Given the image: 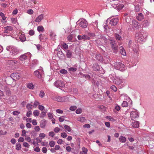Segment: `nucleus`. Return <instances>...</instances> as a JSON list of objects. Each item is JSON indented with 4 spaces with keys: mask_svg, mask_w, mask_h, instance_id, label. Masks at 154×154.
I'll use <instances>...</instances> for the list:
<instances>
[{
    "mask_svg": "<svg viewBox=\"0 0 154 154\" xmlns=\"http://www.w3.org/2000/svg\"><path fill=\"white\" fill-rule=\"evenodd\" d=\"M108 21H110L109 24V25H111V26H115L118 23L119 19L117 17L113 18H112L111 19H108L107 20L106 22H107Z\"/></svg>",
    "mask_w": 154,
    "mask_h": 154,
    "instance_id": "obj_7",
    "label": "nucleus"
},
{
    "mask_svg": "<svg viewBox=\"0 0 154 154\" xmlns=\"http://www.w3.org/2000/svg\"><path fill=\"white\" fill-rule=\"evenodd\" d=\"M45 136V134L43 133H40L39 134V137L42 139L44 138Z\"/></svg>",
    "mask_w": 154,
    "mask_h": 154,
    "instance_id": "obj_53",
    "label": "nucleus"
},
{
    "mask_svg": "<svg viewBox=\"0 0 154 154\" xmlns=\"http://www.w3.org/2000/svg\"><path fill=\"white\" fill-rule=\"evenodd\" d=\"M60 72L62 74H66L67 73V71L65 69H62L60 71Z\"/></svg>",
    "mask_w": 154,
    "mask_h": 154,
    "instance_id": "obj_50",
    "label": "nucleus"
},
{
    "mask_svg": "<svg viewBox=\"0 0 154 154\" xmlns=\"http://www.w3.org/2000/svg\"><path fill=\"white\" fill-rule=\"evenodd\" d=\"M72 56V52L69 50H67L66 51V57L68 58H70Z\"/></svg>",
    "mask_w": 154,
    "mask_h": 154,
    "instance_id": "obj_32",
    "label": "nucleus"
},
{
    "mask_svg": "<svg viewBox=\"0 0 154 154\" xmlns=\"http://www.w3.org/2000/svg\"><path fill=\"white\" fill-rule=\"evenodd\" d=\"M82 151L80 152V154H87L88 150L85 147H83L82 148Z\"/></svg>",
    "mask_w": 154,
    "mask_h": 154,
    "instance_id": "obj_27",
    "label": "nucleus"
},
{
    "mask_svg": "<svg viewBox=\"0 0 154 154\" xmlns=\"http://www.w3.org/2000/svg\"><path fill=\"white\" fill-rule=\"evenodd\" d=\"M122 106L123 107H126L128 106V103L126 101H123L122 104Z\"/></svg>",
    "mask_w": 154,
    "mask_h": 154,
    "instance_id": "obj_46",
    "label": "nucleus"
},
{
    "mask_svg": "<svg viewBox=\"0 0 154 154\" xmlns=\"http://www.w3.org/2000/svg\"><path fill=\"white\" fill-rule=\"evenodd\" d=\"M99 37H98L99 38L101 39V40H103L104 42H106L107 41V39L103 35L101 34Z\"/></svg>",
    "mask_w": 154,
    "mask_h": 154,
    "instance_id": "obj_29",
    "label": "nucleus"
},
{
    "mask_svg": "<svg viewBox=\"0 0 154 154\" xmlns=\"http://www.w3.org/2000/svg\"><path fill=\"white\" fill-rule=\"evenodd\" d=\"M147 36V34L143 32H138L135 34L136 39L138 42L142 43L144 42Z\"/></svg>",
    "mask_w": 154,
    "mask_h": 154,
    "instance_id": "obj_1",
    "label": "nucleus"
},
{
    "mask_svg": "<svg viewBox=\"0 0 154 154\" xmlns=\"http://www.w3.org/2000/svg\"><path fill=\"white\" fill-rule=\"evenodd\" d=\"M11 22L13 24H16L17 23V20L16 18H12L11 19Z\"/></svg>",
    "mask_w": 154,
    "mask_h": 154,
    "instance_id": "obj_47",
    "label": "nucleus"
},
{
    "mask_svg": "<svg viewBox=\"0 0 154 154\" xmlns=\"http://www.w3.org/2000/svg\"><path fill=\"white\" fill-rule=\"evenodd\" d=\"M78 22L79 23V26L83 28H85L87 27V22L84 19H79Z\"/></svg>",
    "mask_w": 154,
    "mask_h": 154,
    "instance_id": "obj_8",
    "label": "nucleus"
},
{
    "mask_svg": "<svg viewBox=\"0 0 154 154\" xmlns=\"http://www.w3.org/2000/svg\"><path fill=\"white\" fill-rule=\"evenodd\" d=\"M56 143L55 142L53 141H51L49 142V145L51 147H54V145H55Z\"/></svg>",
    "mask_w": 154,
    "mask_h": 154,
    "instance_id": "obj_40",
    "label": "nucleus"
},
{
    "mask_svg": "<svg viewBox=\"0 0 154 154\" xmlns=\"http://www.w3.org/2000/svg\"><path fill=\"white\" fill-rule=\"evenodd\" d=\"M0 16L2 17L3 20H5L6 19V17L5 16V15L3 13L0 12Z\"/></svg>",
    "mask_w": 154,
    "mask_h": 154,
    "instance_id": "obj_48",
    "label": "nucleus"
},
{
    "mask_svg": "<svg viewBox=\"0 0 154 154\" xmlns=\"http://www.w3.org/2000/svg\"><path fill=\"white\" fill-rule=\"evenodd\" d=\"M55 86L58 88H63L65 86V84L63 82L60 80H57L54 83Z\"/></svg>",
    "mask_w": 154,
    "mask_h": 154,
    "instance_id": "obj_10",
    "label": "nucleus"
},
{
    "mask_svg": "<svg viewBox=\"0 0 154 154\" xmlns=\"http://www.w3.org/2000/svg\"><path fill=\"white\" fill-rule=\"evenodd\" d=\"M119 140L121 143H124L126 141V138L124 137L121 136L119 137Z\"/></svg>",
    "mask_w": 154,
    "mask_h": 154,
    "instance_id": "obj_28",
    "label": "nucleus"
},
{
    "mask_svg": "<svg viewBox=\"0 0 154 154\" xmlns=\"http://www.w3.org/2000/svg\"><path fill=\"white\" fill-rule=\"evenodd\" d=\"M39 104V103L37 101H35L34 103L33 106L34 107H36V106Z\"/></svg>",
    "mask_w": 154,
    "mask_h": 154,
    "instance_id": "obj_60",
    "label": "nucleus"
},
{
    "mask_svg": "<svg viewBox=\"0 0 154 154\" xmlns=\"http://www.w3.org/2000/svg\"><path fill=\"white\" fill-rule=\"evenodd\" d=\"M21 149V145L19 143H17L16 145V149L18 150H20Z\"/></svg>",
    "mask_w": 154,
    "mask_h": 154,
    "instance_id": "obj_35",
    "label": "nucleus"
},
{
    "mask_svg": "<svg viewBox=\"0 0 154 154\" xmlns=\"http://www.w3.org/2000/svg\"><path fill=\"white\" fill-rule=\"evenodd\" d=\"M44 14H43L38 16L35 19V21L36 22H39L43 19Z\"/></svg>",
    "mask_w": 154,
    "mask_h": 154,
    "instance_id": "obj_16",
    "label": "nucleus"
},
{
    "mask_svg": "<svg viewBox=\"0 0 154 154\" xmlns=\"http://www.w3.org/2000/svg\"><path fill=\"white\" fill-rule=\"evenodd\" d=\"M23 146L25 147L29 148V145L27 142H24L23 143Z\"/></svg>",
    "mask_w": 154,
    "mask_h": 154,
    "instance_id": "obj_57",
    "label": "nucleus"
},
{
    "mask_svg": "<svg viewBox=\"0 0 154 154\" xmlns=\"http://www.w3.org/2000/svg\"><path fill=\"white\" fill-rule=\"evenodd\" d=\"M77 120L78 121H79L82 122L85 121V118L84 117H83L82 116H81V117H80L78 118L77 119Z\"/></svg>",
    "mask_w": 154,
    "mask_h": 154,
    "instance_id": "obj_31",
    "label": "nucleus"
},
{
    "mask_svg": "<svg viewBox=\"0 0 154 154\" xmlns=\"http://www.w3.org/2000/svg\"><path fill=\"white\" fill-rule=\"evenodd\" d=\"M62 99V98L58 96L56 97V98L54 100L58 102H62L63 101Z\"/></svg>",
    "mask_w": 154,
    "mask_h": 154,
    "instance_id": "obj_39",
    "label": "nucleus"
},
{
    "mask_svg": "<svg viewBox=\"0 0 154 154\" xmlns=\"http://www.w3.org/2000/svg\"><path fill=\"white\" fill-rule=\"evenodd\" d=\"M110 88L115 92L117 90V88L114 85H112L110 87Z\"/></svg>",
    "mask_w": 154,
    "mask_h": 154,
    "instance_id": "obj_45",
    "label": "nucleus"
},
{
    "mask_svg": "<svg viewBox=\"0 0 154 154\" xmlns=\"http://www.w3.org/2000/svg\"><path fill=\"white\" fill-rule=\"evenodd\" d=\"M128 47L131 48L133 51L136 53L137 56H138V45L134 44L131 40L129 41Z\"/></svg>",
    "mask_w": 154,
    "mask_h": 154,
    "instance_id": "obj_4",
    "label": "nucleus"
},
{
    "mask_svg": "<svg viewBox=\"0 0 154 154\" xmlns=\"http://www.w3.org/2000/svg\"><path fill=\"white\" fill-rule=\"evenodd\" d=\"M106 118L110 121L113 122L115 121V119L112 117L110 116H107Z\"/></svg>",
    "mask_w": 154,
    "mask_h": 154,
    "instance_id": "obj_43",
    "label": "nucleus"
},
{
    "mask_svg": "<svg viewBox=\"0 0 154 154\" xmlns=\"http://www.w3.org/2000/svg\"><path fill=\"white\" fill-rule=\"evenodd\" d=\"M150 22L148 20H144L141 23V25L143 27H146L149 26Z\"/></svg>",
    "mask_w": 154,
    "mask_h": 154,
    "instance_id": "obj_12",
    "label": "nucleus"
},
{
    "mask_svg": "<svg viewBox=\"0 0 154 154\" xmlns=\"http://www.w3.org/2000/svg\"><path fill=\"white\" fill-rule=\"evenodd\" d=\"M139 122L137 121H135L132 123V127L135 128H138L139 126Z\"/></svg>",
    "mask_w": 154,
    "mask_h": 154,
    "instance_id": "obj_20",
    "label": "nucleus"
},
{
    "mask_svg": "<svg viewBox=\"0 0 154 154\" xmlns=\"http://www.w3.org/2000/svg\"><path fill=\"white\" fill-rule=\"evenodd\" d=\"M64 128L65 130L69 132H70L71 131V129L70 127L67 125H65L64 126Z\"/></svg>",
    "mask_w": 154,
    "mask_h": 154,
    "instance_id": "obj_38",
    "label": "nucleus"
},
{
    "mask_svg": "<svg viewBox=\"0 0 154 154\" xmlns=\"http://www.w3.org/2000/svg\"><path fill=\"white\" fill-rule=\"evenodd\" d=\"M33 106L30 103H28L26 105V108L28 109H31Z\"/></svg>",
    "mask_w": 154,
    "mask_h": 154,
    "instance_id": "obj_44",
    "label": "nucleus"
},
{
    "mask_svg": "<svg viewBox=\"0 0 154 154\" xmlns=\"http://www.w3.org/2000/svg\"><path fill=\"white\" fill-rule=\"evenodd\" d=\"M46 116V112H45L44 111H42L41 112V113L40 116V117L41 119H43L45 116Z\"/></svg>",
    "mask_w": 154,
    "mask_h": 154,
    "instance_id": "obj_41",
    "label": "nucleus"
},
{
    "mask_svg": "<svg viewBox=\"0 0 154 154\" xmlns=\"http://www.w3.org/2000/svg\"><path fill=\"white\" fill-rule=\"evenodd\" d=\"M4 29H6L8 31H12L13 29V27L10 26H7L6 27H4Z\"/></svg>",
    "mask_w": 154,
    "mask_h": 154,
    "instance_id": "obj_37",
    "label": "nucleus"
},
{
    "mask_svg": "<svg viewBox=\"0 0 154 154\" xmlns=\"http://www.w3.org/2000/svg\"><path fill=\"white\" fill-rule=\"evenodd\" d=\"M32 114V111L30 110H29L27 112L26 114V116L27 117H29Z\"/></svg>",
    "mask_w": 154,
    "mask_h": 154,
    "instance_id": "obj_64",
    "label": "nucleus"
},
{
    "mask_svg": "<svg viewBox=\"0 0 154 154\" xmlns=\"http://www.w3.org/2000/svg\"><path fill=\"white\" fill-rule=\"evenodd\" d=\"M76 109L77 107L75 106H72L70 107L69 109L71 111H74Z\"/></svg>",
    "mask_w": 154,
    "mask_h": 154,
    "instance_id": "obj_55",
    "label": "nucleus"
},
{
    "mask_svg": "<svg viewBox=\"0 0 154 154\" xmlns=\"http://www.w3.org/2000/svg\"><path fill=\"white\" fill-rule=\"evenodd\" d=\"M119 49L120 52L121 54L124 56L126 55V53L124 48L122 46H121L120 47Z\"/></svg>",
    "mask_w": 154,
    "mask_h": 154,
    "instance_id": "obj_19",
    "label": "nucleus"
},
{
    "mask_svg": "<svg viewBox=\"0 0 154 154\" xmlns=\"http://www.w3.org/2000/svg\"><path fill=\"white\" fill-rule=\"evenodd\" d=\"M27 13L29 14H32L33 13V11L32 9L28 10L27 11Z\"/></svg>",
    "mask_w": 154,
    "mask_h": 154,
    "instance_id": "obj_56",
    "label": "nucleus"
},
{
    "mask_svg": "<svg viewBox=\"0 0 154 154\" xmlns=\"http://www.w3.org/2000/svg\"><path fill=\"white\" fill-rule=\"evenodd\" d=\"M63 48L65 49H67L68 48V45L65 43H63L62 45Z\"/></svg>",
    "mask_w": 154,
    "mask_h": 154,
    "instance_id": "obj_52",
    "label": "nucleus"
},
{
    "mask_svg": "<svg viewBox=\"0 0 154 154\" xmlns=\"http://www.w3.org/2000/svg\"><path fill=\"white\" fill-rule=\"evenodd\" d=\"M82 112V109L81 108L78 109L76 111V113L77 114H80Z\"/></svg>",
    "mask_w": 154,
    "mask_h": 154,
    "instance_id": "obj_51",
    "label": "nucleus"
},
{
    "mask_svg": "<svg viewBox=\"0 0 154 154\" xmlns=\"http://www.w3.org/2000/svg\"><path fill=\"white\" fill-rule=\"evenodd\" d=\"M143 15L141 13L138 14L136 16V18L138 20H141L143 19Z\"/></svg>",
    "mask_w": 154,
    "mask_h": 154,
    "instance_id": "obj_21",
    "label": "nucleus"
},
{
    "mask_svg": "<svg viewBox=\"0 0 154 154\" xmlns=\"http://www.w3.org/2000/svg\"><path fill=\"white\" fill-rule=\"evenodd\" d=\"M46 124V121L45 120H42L41 122L40 127L42 128H44Z\"/></svg>",
    "mask_w": 154,
    "mask_h": 154,
    "instance_id": "obj_25",
    "label": "nucleus"
},
{
    "mask_svg": "<svg viewBox=\"0 0 154 154\" xmlns=\"http://www.w3.org/2000/svg\"><path fill=\"white\" fill-rule=\"evenodd\" d=\"M39 38L41 42H44L48 38L47 36L45 35L41 34L39 36Z\"/></svg>",
    "mask_w": 154,
    "mask_h": 154,
    "instance_id": "obj_13",
    "label": "nucleus"
},
{
    "mask_svg": "<svg viewBox=\"0 0 154 154\" xmlns=\"http://www.w3.org/2000/svg\"><path fill=\"white\" fill-rule=\"evenodd\" d=\"M119 2L118 0H116L113 2H112L111 4L113 7H116L118 5L119 6Z\"/></svg>",
    "mask_w": 154,
    "mask_h": 154,
    "instance_id": "obj_24",
    "label": "nucleus"
},
{
    "mask_svg": "<svg viewBox=\"0 0 154 154\" xmlns=\"http://www.w3.org/2000/svg\"><path fill=\"white\" fill-rule=\"evenodd\" d=\"M45 107L44 106L39 105H38V109L39 110L42 111L44 109Z\"/></svg>",
    "mask_w": 154,
    "mask_h": 154,
    "instance_id": "obj_61",
    "label": "nucleus"
},
{
    "mask_svg": "<svg viewBox=\"0 0 154 154\" xmlns=\"http://www.w3.org/2000/svg\"><path fill=\"white\" fill-rule=\"evenodd\" d=\"M27 87L30 89H32L34 88V85L32 83H29L27 84Z\"/></svg>",
    "mask_w": 154,
    "mask_h": 154,
    "instance_id": "obj_33",
    "label": "nucleus"
},
{
    "mask_svg": "<svg viewBox=\"0 0 154 154\" xmlns=\"http://www.w3.org/2000/svg\"><path fill=\"white\" fill-rule=\"evenodd\" d=\"M56 36V35H55L53 32H51L50 37L52 40H54L55 39Z\"/></svg>",
    "mask_w": 154,
    "mask_h": 154,
    "instance_id": "obj_30",
    "label": "nucleus"
},
{
    "mask_svg": "<svg viewBox=\"0 0 154 154\" xmlns=\"http://www.w3.org/2000/svg\"><path fill=\"white\" fill-rule=\"evenodd\" d=\"M114 64L115 68L116 69L123 71L126 69V68L125 65L121 62H116L114 63Z\"/></svg>",
    "mask_w": 154,
    "mask_h": 154,
    "instance_id": "obj_5",
    "label": "nucleus"
},
{
    "mask_svg": "<svg viewBox=\"0 0 154 154\" xmlns=\"http://www.w3.org/2000/svg\"><path fill=\"white\" fill-rule=\"evenodd\" d=\"M19 39L22 42H24L26 40V38L24 34H21L19 36Z\"/></svg>",
    "mask_w": 154,
    "mask_h": 154,
    "instance_id": "obj_22",
    "label": "nucleus"
},
{
    "mask_svg": "<svg viewBox=\"0 0 154 154\" xmlns=\"http://www.w3.org/2000/svg\"><path fill=\"white\" fill-rule=\"evenodd\" d=\"M33 115L35 116H38L39 114V112L38 110H35L33 112Z\"/></svg>",
    "mask_w": 154,
    "mask_h": 154,
    "instance_id": "obj_42",
    "label": "nucleus"
},
{
    "mask_svg": "<svg viewBox=\"0 0 154 154\" xmlns=\"http://www.w3.org/2000/svg\"><path fill=\"white\" fill-rule=\"evenodd\" d=\"M77 69L75 67H70L69 68V71L71 72H75L76 71Z\"/></svg>",
    "mask_w": 154,
    "mask_h": 154,
    "instance_id": "obj_49",
    "label": "nucleus"
},
{
    "mask_svg": "<svg viewBox=\"0 0 154 154\" xmlns=\"http://www.w3.org/2000/svg\"><path fill=\"white\" fill-rule=\"evenodd\" d=\"M114 37L117 40L120 41L122 39L121 36L117 33H116L115 34Z\"/></svg>",
    "mask_w": 154,
    "mask_h": 154,
    "instance_id": "obj_26",
    "label": "nucleus"
},
{
    "mask_svg": "<svg viewBox=\"0 0 154 154\" xmlns=\"http://www.w3.org/2000/svg\"><path fill=\"white\" fill-rule=\"evenodd\" d=\"M92 68L95 71H99L100 69H102V68H100V66L97 63H95L93 64Z\"/></svg>",
    "mask_w": 154,
    "mask_h": 154,
    "instance_id": "obj_18",
    "label": "nucleus"
},
{
    "mask_svg": "<svg viewBox=\"0 0 154 154\" xmlns=\"http://www.w3.org/2000/svg\"><path fill=\"white\" fill-rule=\"evenodd\" d=\"M130 117L132 120H134L139 117V113L137 110L134 109L132 111L130 114Z\"/></svg>",
    "mask_w": 154,
    "mask_h": 154,
    "instance_id": "obj_6",
    "label": "nucleus"
},
{
    "mask_svg": "<svg viewBox=\"0 0 154 154\" xmlns=\"http://www.w3.org/2000/svg\"><path fill=\"white\" fill-rule=\"evenodd\" d=\"M38 31L40 32H43L44 31V28L43 26H40L37 27Z\"/></svg>",
    "mask_w": 154,
    "mask_h": 154,
    "instance_id": "obj_36",
    "label": "nucleus"
},
{
    "mask_svg": "<svg viewBox=\"0 0 154 154\" xmlns=\"http://www.w3.org/2000/svg\"><path fill=\"white\" fill-rule=\"evenodd\" d=\"M11 77L14 80L19 79L20 78V76L19 74L18 73H14L11 74Z\"/></svg>",
    "mask_w": 154,
    "mask_h": 154,
    "instance_id": "obj_15",
    "label": "nucleus"
},
{
    "mask_svg": "<svg viewBox=\"0 0 154 154\" xmlns=\"http://www.w3.org/2000/svg\"><path fill=\"white\" fill-rule=\"evenodd\" d=\"M138 23V22L135 20H133L132 21V25L133 27H135L136 28H139Z\"/></svg>",
    "mask_w": 154,
    "mask_h": 154,
    "instance_id": "obj_23",
    "label": "nucleus"
},
{
    "mask_svg": "<svg viewBox=\"0 0 154 154\" xmlns=\"http://www.w3.org/2000/svg\"><path fill=\"white\" fill-rule=\"evenodd\" d=\"M28 54L30 55L31 54L30 53H28L21 55L19 57L20 60L21 61H23L26 60L27 58L26 55Z\"/></svg>",
    "mask_w": 154,
    "mask_h": 154,
    "instance_id": "obj_14",
    "label": "nucleus"
},
{
    "mask_svg": "<svg viewBox=\"0 0 154 154\" xmlns=\"http://www.w3.org/2000/svg\"><path fill=\"white\" fill-rule=\"evenodd\" d=\"M6 50L11 53V55L14 56L19 54L20 51L17 47L13 46H8L6 47Z\"/></svg>",
    "mask_w": 154,
    "mask_h": 154,
    "instance_id": "obj_2",
    "label": "nucleus"
},
{
    "mask_svg": "<svg viewBox=\"0 0 154 154\" xmlns=\"http://www.w3.org/2000/svg\"><path fill=\"white\" fill-rule=\"evenodd\" d=\"M109 44L113 52L117 53L118 50V46L117 45L116 42L113 39H110Z\"/></svg>",
    "mask_w": 154,
    "mask_h": 154,
    "instance_id": "obj_3",
    "label": "nucleus"
},
{
    "mask_svg": "<svg viewBox=\"0 0 154 154\" xmlns=\"http://www.w3.org/2000/svg\"><path fill=\"white\" fill-rule=\"evenodd\" d=\"M77 38L79 40H88L90 39V38L88 36L85 35H78L77 36Z\"/></svg>",
    "mask_w": 154,
    "mask_h": 154,
    "instance_id": "obj_11",
    "label": "nucleus"
},
{
    "mask_svg": "<svg viewBox=\"0 0 154 154\" xmlns=\"http://www.w3.org/2000/svg\"><path fill=\"white\" fill-rule=\"evenodd\" d=\"M45 95V93L43 91H41L39 94V96L41 97H43Z\"/></svg>",
    "mask_w": 154,
    "mask_h": 154,
    "instance_id": "obj_54",
    "label": "nucleus"
},
{
    "mask_svg": "<svg viewBox=\"0 0 154 154\" xmlns=\"http://www.w3.org/2000/svg\"><path fill=\"white\" fill-rule=\"evenodd\" d=\"M98 21H96L95 22H93L91 24H90L88 26L89 29H91V27L95 29L96 27H97Z\"/></svg>",
    "mask_w": 154,
    "mask_h": 154,
    "instance_id": "obj_17",
    "label": "nucleus"
},
{
    "mask_svg": "<svg viewBox=\"0 0 154 154\" xmlns=\"http://www.w3.org/2000/svg\"><path fill=\"white\" fill-rule=\"evenodd\" d=\"M63 141L61 139H59L57 141V143L58 144H63Z\"/></svg>",
    "mask_w": 154,
    "mask_h": 154,
    "instance_id": "obj_59",
    "label": "nucleus"
},
{
    "mask_svg": "<svg viewBox=\"0 0 154 154\" xmlns=\"http://www.w3.org/2000/svg\"><path fill=\"white\" fill-rule=\"evenodd\" d=\"M34 129L36 131L38 132L40 131V128L39 126H36L35 127Z\"/></svg>",
    "mask_w": 154,
    "mask_h": 154,
    "instance_id": "obj_63",
    "label": "nucleus"
},
{
    "mask_svg": "<svg viewBox=\"0 0 154 154\" xmlns=\"http://www.w3.org/2000/svg\"><path fill=\"white\" fill-rule=\"evenodd\" d=\"M64 116H63L59 118V120L60 122H62L64 121Z\"/></svg>",
    "mask_w": 154,
    "mask_h": 154,
    "instance_id": "obj_62",
    "label": "nucleus"
},
{
    "mask_svg": "<svg viewBox=\"0 0 154 154\" xmlns=\"http://www.w3.org/2000/svg\"><path fill=\"white\" fill-rule=\"evenodd\" d=\"M96 59L100 61H101L103 60V58L100 54H97L96 55Z\"/></svg>",
    "mask_w": 154,
    "mask_h": 154,
    "instance_id": "obj_34",
    "label": "nucleus"
},
{
    "mask_svg": "<svg viewBox=\"0 0 154 154\" xmlns=\"http://www.w3.org/2000/svg\"><path fill=\"white\" fill-rule=\"evenodd\" d=\"M34 74L36 77L39 79L41 78L44 72L42 69H39L34 71Z\"/></svg>",
    "mask_w": 154,
    "mask_h": 154,
    "instance_id": "obj_9",
    "label": "nucleus"
},
{
    "mask_svg": "<svg viewBox=\"0 0 154 154\" xmlns=\"http://www.w3.org/2000/svg\"><path fill=\"white\" fill-rule=\"evenodd\" d=\"M7 134V132L6 131H4L2 130L0 131V137L2 135H4Z\"/></svg>",
    "mask_w": 154,
    "mask_h": 154,
    "instance_id": "obj_58",
    "label": "nucleus"
}]
</instances>
